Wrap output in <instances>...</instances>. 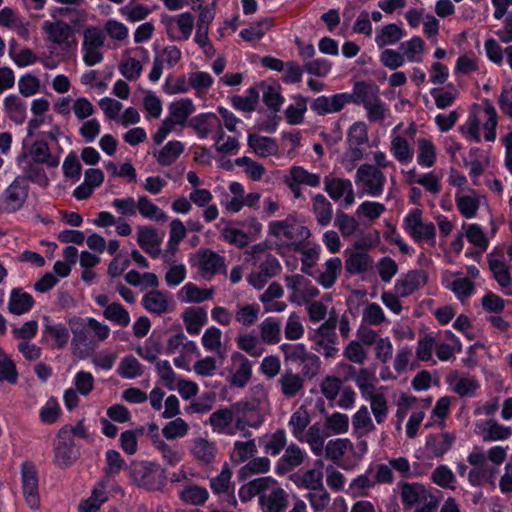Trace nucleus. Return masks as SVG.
<instances>
[{"label": "nucleus", "mask_w": 512, "mask_h": 512, "mask_svg": "<svg viewBox=\"0 0 512 512\" xmlns=\"http://www.w3.org/2000/svg\"><path fill=\"white\" fill-rule=\"evenodd\" d=\"M481 126L484 131V139L492 142L496 138L497 112L490 103L477 112L470 113L467 120L459 127L461 134L468 140L481 141Z\"/></svg>", "instance_id": "f257e3e1"}, {"label": "nucleus", "mask_w": 512, "mask_h": 512, "mask_svg": "<svg viewBox=\"0 0 512 512\" xmlns=\"http://www.w3.org/2000/svg\"><path fill=\"white\" fill-rule=\"evenodd\" d=\"M400 497L405 511L408 512H435L438 507V499L431 487L422 483H402Z\"/></svg>", "instance_id": "f03ea898"}, {"label": "nucleus", "mask_w": 512, "mask_h": 512, "mask_svg": "<svg viewBox=\"0 0 512 512\" xmlns=\"http://www.w3.org/2000/svg\"><path fill=\"white\" fill-rule=\"evenodd\" d=\"M195 111L196 106L191 98L183 97L172 101L168 105V115L153 136L154 142L161 144L176 126H188L190 116Z\"/></svg>", "instance_id": "7ed1b4c3"}, {"label": "nucleus", "mask_w": 512, "mask_h": 512, "mask_svg": "<svg viewBox=\"0 0 512 512\" xmlns=\"http://www.w3.org/2000/svg\"><path fill=\"white\" fill-rule=\"evenodd\" d=\"M403 124H397L390 132L389 151L395 161L406 166L413 161L414 147L412 140L416 134V126L411 123L408 128L402 131Z\"/></svg>", "instance_id": "20e7f679"}, {"label": "nucleus", "mask_w": 512, "mask_h": 512, "mask_svg": "<svg viewBox=\"0 0 512 512\" xmlns=\"http://www.w3.org/2000/svg\"><path fill=\"white\" fill-rule=\"evenodd\" d=\"M130 475L135 484L147 490H159L165 485V471L157 463H135L131 466Z\"/></svg>", "instance_id": "39448f33"}, {"label": "nucleus", "mask_w": 512, "mask_h": 512, "mask_svg": "<svg viewBox=\"0 0 512 512\" xmlns=\"http://www.w3.org/2000/svg\"><path fill=\"white\" fill-rule=\"evenodd\" d=\"M42 30L46 41L59 47L61 51L69 52L76 49L74 30L67 22L46 20L42 24Z\"/></svg>", "instance_id": "423d86ee"}, {"label": "nucleus", "mask_w": 512, "mask_h": 512, "mask_svg": "<svg viewBox=\"0 0 512 512\" xmlns=\"http://www.w3.org/2000/svg\"><path fill=\"white\" fill-rule=\"evenodd\" d=\"M105 38L104 32L98 27L88 26L84 29L81 53L86 66H94L103 61Z\"/></svg>", "instance_id": "0eeeda50"}, {"label": "nucleus", "mask_w": 512, "mask_h": 512, "mask_svg": "<svg viewBox=\"0 0 512 512\" xmlns=\"http://www.w3.org/2000/svg\"><path fill=\"white\" fill-rule=\"evenodd\" d=\"M237 407L222 408L213 412L209 417V425L212 431L217 434L228 436L235 435L238 431H243L247 423L237 413Z\"/></svg>", "instance_id": "6e6552de"}, {"label": "nucleus", "mask_w": 512, "mask_h": 512, "mask_svg": "<svg viewBox=\"0 0 512 512\" xmlns=\"http://www.w3.org/2000/svg\"><path fill=\"white\" fill-rule=\"evenodd\" d=\"M283 182L289 188L294 198H303V187L317 188L321 184V176L312 173L303 166L293 165L283 177Z\"/></svg>", "instance_id": "1a4fd4ad"}, {"label": "nucleus", "mask_w": 512, "mask_h": 512, "mask_svg": "<svg viewBox=\"0 0 512 512\" xmlns=\"http://www.w3.org/2000/svg\"><path fill=\"white\" fill-rule=\"evenodd\" d=\"M74 340L83 342L88 336L97 341H105L110 335V328L107 324L99 322L93 317L76 318L70 320Z\"/></svg>", "instance_id": "9d476101"}, {"label": "nucleus", "mask_w": 512, "mask_h": 512, "mask_svg": "<svg viewBox=\"0 0 512 512\" xmlns=\"http://www.w3.org/2000/svg\"><path fill=\"white\" fill-rule=\"evenodd\" d=\"M324 190L332 200L345 208L355 202V191L349 179L327 175L324 178Z\"/></svg>", "instance_id": "9b49d317"}, {"label": "nucleus", "mask_w": 512, "mask_h": 512, "mask_svg": "<svg viewBox=\"0 0 512 512\" xmlns=\"http://www.w3.org/2000/svg\"><path fill=\"white\" fill-rule=\"evenodd\" d=\"M356 182L370 196H379L386 184V177L372 164H362L356 171Z\"/></svg>", "instance_id": "f8f14e48"}, {"label": "nucleus", "mask_w": 512, "mask_h": 512, "mask_svg": "<svg viewBox=\"0 0 512 512\" xmlns=\"http://www.w3.org/2000/svg\"><path fill=\"white\" fill-rule=\"evenodd\" d=\"M228 382L232 387L242 388L247 385L252 376L251 361L240 352H233L227 368Z\"/></svg>", "instance_id": "ddd939ff"}, {"label": "nucleus", "mask_w": 512, "mask_h": 512, "mask_svg": "<svg viewBox=\"0 0 512 512\" xmlns=\"http://www.w3.org/2000/svg\"><path fill=\"white\" fill-rule=\"evenodd\" d=\"M167 36L173 41H186L190 38L194 17L190 12L169 16L164 20Z\"/></svg>", "instance_id": "4468645a"}, {"label": "nucleus", "mask_w": 512, "mask_h": 512, "mask_svg": "<svg viewBox=\"0 0 512 512\" xmlns=\"http://www.w3.org/2000/svg\"><path fill=\"white\" fill-rule=\"evenodd\" d=\"M270 481L259 497V504L267 512H284L287 506V493L275 479L270 477Z\"/></svg>", "instance_id": "2eb2a0df"}, {"label": "nucleus", "mask_w": 512, "mask_h": 512, "mask_svg": "<svg viewBox=\"0 0 512 512\" xmlns=\"http://www.w3.org/2000/svg\"><path fill=\"white\" fill-rule=\"evenodd\" d=\"M77 458L74 450V440L71 432L64 427L58 432L54 445V461L57 466L66 468L71 466Z\"/></svg>", "instance_id": "dca6fc26"}, {"label": "nucleus", "mask_w": 512, "mask_h": 512, "mask_svg": "<svg viewBox=\"0 0 512 512\" xmlns=\"http://www.w3.org/2000/svg\"><path fill=\"white\" fill-rule=\"evenodd\" d=\"M474 433L484 442L504 441L511 437L512 427L495 419H480L474 423Z\"/></svg>", "instance_id": "f3484780"}, {"label": "nucleus", "mask_w": 512, "mask_h": 512, "mask_svg": "<svg viewBox=\"0 0 512 512\" xmlns=\"http://www.w3.org/2000/svg\"><path fill=\"white\" fill-rule=\"evenodd\" d=\"M314 343V349L326 356L334 357L338 352L336 347L335 326L329 322H325L319 326L310 336Z\"/></svg>", "instance_id": "a211bd4d"}, {"label": "nucleus", "mask_w": 512, "mask_h": 512, "mask_svg": "<svg viewBox=\"0 0 512 512\" xmlns=\"http://www.w3.org/2000/svg\"><path fill=\"white\" fill-rule=\"evenodd\" d=\"M287 288L291 291L290 301L301 305L309 299L315 298L319 294L317 287L312 285L311 281L302 275H293L286 279Z\"/></svg>", "instance_id": "6ab92c4d"}, {"label": "nucleus", "mask_w": 512, "mask_h": 512, "mask_svg": "<svg viewBox=\"0 0 512 512\" xmlns=\"http://www.w3.org/2000/svg\"><path fill=\"white\" fill-rule=\"evenodd\" d=\"M22 489L27 505L31 509H37L40 505L38 491V477L33 464L24 463L21 468Z\"/></svg>", "instance_id": "aec40b11"}, {"label": "nucleus", "mask_w": 512, "mask_h": 512, "mask_svg": "<svg viewBox=\"0 0 512 512\" xmlns=\"http://www.w3.org/2000/svg\"><path fill=\"white\" fill-rule=\"evenodd\" d=\"M188 127L199 139H206L211 134L221 131L222 120L213 112L199 113L189 120Z\"/></svg>", "instance_id": "412c9836"}, {"label": "nucleus", "mask_w": 512, "mask_h": 512, "mask_svg": "<svg viewBox=\"0 0 512 512\" xmlns=\"http://www.w3.org/2000/svg\"><path fill=\"white\" fill-rule=\"evenodd\" d=\"M192 263L204 279H211L224 266L223 258L210 250L198 251L193 256Z\"/></svg>", "instance_id": "4be33fe9"}, {"label": "nucleus", "mask_w": 512, "mask_h": 512, "mask_svg": "<svg viewBox=\"0 0 512 512\" xmlns=\"http://www.w3.org/2000/svg\"><path fill=\"white\" fill-rule=\"evenodd\" d=\"M42 336L45 340L51 342L53 347L61 348L65 346L69 339V329L65 324L53 320L50 316L42 318Z\"/></svg>", "instance_id": "5701e85b"}, {"label": "nucleus", "mask_w": 512, "mask_h": 512, "mask_svg": "<svg viewBox=\"0 0 512 512\" xmlns=\"http://www.w3.org/2000/svg\"><path fill=\"white\" fill-rule=\"evenodd\" d=\"M347 104L349 97L347 92L337 93L331 96H319L311 103V110L317 115H326L340 112Z\"/></svg>", "instance_id": "b1692460"}, {"label": "nucleus", "mask_w": 512, "mask_h": 512, "mask_svg": "<svg viewBox=\"0 0 512 512\" xmlns=\"http://www.w3.org/2000/svg\"><path fill=\"white\" fill-rule=\"evenodd\" d=\"M26 197V186L19 180H14L0 198V209L5 212H14L22 207Z\"/></svg>", "instance_id": "393cba45"}, {"label": "nucleus", "mask_w": 512, "mask_h": 512, "mask_svg": "<svg viewBox=\"0 0 512 512\" xmlns=\"http://www.w3.org/2000/svg\"><path fill=\"white\" fill-rule=\"evenodd\" d=\"M189 452L198 461L209 464L218 454V447L214 441L204 437H196L189 442Z\"/></svg>", "instance_id": "a878e982"}, {"label": "nucleus", "mask_w": 512, "mask_h": 512, "mask_svg": "<svg viewBox=\"0 0 512 512\" xmlns=\"http://www.w3.org/2000/svg\"><path fill=\"white\" fill-rule=\"evenodd\" d=\"M316 467L306 470L305 472H298L291 476L294 484L301 489L311 490L318 489L323 485V463L317 461Z\"/></svg>", "instance_id": "bb28decb"}, {"label": "nucleus", "mask_w": 512, "mask_h": 512, "mask_svg": "<svg viewBox=\"0 0 512 512\" xmlns=\"http://www.w3.org/2000/svg\"><path fill=\"white\" fill-rule=\"evenodd\" d=\"M281 351L284 354L285 361L292 363H310L315 369L320 359L315 354L309 353L306 346L302 343H284L280 346Z\"/></svg>", "instance_id": "cd10ccee"}, {"label": "nucleus", "mask_w": 512, "mask_h": 512, "mask_svg": "<svg viewBox=\"0 0 512 512\" xmlns=\"http://www.w3.org/2000/svg\"><path fill=\"white\" fill-rule=\"evenodd\" d=\"M349 104L361 105L364 108L380 97L379 87L364 81L356 82L352 92L348 93Z\"/></svg>", "instance_id": "c85d7f7f"}, {"label": "nucleus", "mask_w": 512, "mask_h": 512, "mask_svg": "<svg viewBox=\"0 0 512 512\" xmlns=\"http://www.w3.org/2000/svg\"><path fill=\"white\" fill-rule=\"evenodd\" d=\"M447 383L452 391L461 397H473L480 388L479 381L473 376H465L453 372L447 377Z\"/></svg>", "instance_id": "c756f323"}, {"label": "nucleus", "mask_w": 512, "mask_h": 512, "mask_svg": "<svg viewBox=\"0 0 512 512\" xmlns=\"http://www.w3.org/2000/svg\"><path fill=\"white\" fill-rule=\"evenodd\" d=\"M426 280V274L424 272L410 271L396 281L394 290L397 296L407 297L423 287Z\"/></svg>", "instance_id": "7c9ffc66"}, {"label": "nucleus", "mask_w": 512, "mask_h": 512, "mask_svg": "<svg viewBox=\"0 0 512 512\" xmlns=\"http://www.w3.org/2000/svg\"><path fill=\"white\" fill-rule=\"evenodd\" d=\"M482 199L483 197L472 189L466 192L456 191L455 193L457 208L466 218H473L476 215Z\"/></svg>", "instance_id": "2f4dec72"}, {"label": "nucleus", "mask_w": 512, "mask_h": 512, "mask_svg": "<svg viewBox=\"0 0 512 512\" xmlns=\"http://www.w3.org/2000/svg\"><path fill=\"white\" fill-rule=\"evenodd\" d=\"M142 304L150 313L161 315L172 310L167 293L153 290L143 296Z\"/></svg>", "instance_id": "473e14b6"}, {"label": "nucleus", "mask_w": 512, "mask_h": 512, "mask_svg": "<svg viewBox=\"0 0 512 512\" xmlns=\"http://www.w3.org/2000/svg\"><path fill=\"white\" fill-rule=\"evenodd\" d=\"M249 147L259 157H269L278 154L279 146L275 139L259 134H250L247 139Z\"/></svg>", "instance_id": "72a5a7b5"}, {"label": "nucleus", "mask_w": 512, "mask_h": 512, "mask_svg": "<svg viewBox=\"0 0 512 512\" xmlns=\"http://www.w3.org/2000/svg\"><path fill=\"white\" fill-rule=\"evenodd\" d=\"M186 331L190 335H198L207 322V311L201 307H188L182 313Z\"/></svg>", "instance_id": "f704fd0d"}, {"label": "nucleus", "mask_w": 512, "mask_h": 512, "mask_svg": "<svg viewBox=\"0 0 512 512\" xmlns=\"http://www.w3.org/2000/svg\"><path fill=\"white\" fill-rule=\"evenodd\" d=\"M214 290L211 288H200L194 283H186L177 293V298L183 303H202L211 299Z\"/></svg>", "instance_id": "c9c22d12"}, {"label": "nucleus", "mask_w": 512, "mask_h": 512, "mask_svg": "<svg viewBox=\"0 0 512 512\" xmlns=\"http://www.w3.org/2000/svg\"><path fill=\"white\" fill-rule=\"evenodd\" d=\"M406 36V32L399 24L391 23L377 29L375 43L379 48L394 45Z\"/></svg>", "instance_id": "e433bc0d"}, {"label": "nucleus", "mask_w": 512, "mask_h": 512, "mask_svg": "<svg viewBox=\"0 0 512 512\" xmlns=\"http://www.w3.org/2000/svg\"><path fill=\"white\" fill-rule=\"evenodd\" d=\"M163 235L158 233L151 226H142L138 235V242L142 249H144L151 256L156 257L160 253V245Z\"/></svg>", "instance_id": "4c0bfd02"}, {"label": "nucleus", "mask_w": 512, "mask_h": 512, "mask_svg": "<svg viewBox=\"0 0 512 512\" xmlns=\"http://www.w3.org/2000/svg\"><path fill=\"white\" fill-rule=\"evenodd\" d=\"M3 105L10 120L18 125L24 123L27 117V104L20 96L8 95L5 97Z\"/></svg>", "instance_id": "58836bf2"}, {"label": "nucleus", "mask_w": 512, "mask_h": 512, "mask_svg": "<svg viewBox=\"0 0 512 512\" xmlns=\"http://www.w3.org/2000/svg\"><path fill=\"white\" fill-rule=\"evenodd\" d=\"M417 156L416 160L419 166L431 168L436 164L437 147L433 141L426 137L417 139Z\"/></svg>", "instance_id": "ea45409f"}, {"label": "nucleus", "mask_w": 512, "mask_h": 512, "mask_svg": "<svg viewBox=\"0 0 512 512\" xmlns=\"http://www.w3.org/2000/svg\"><path fill=\"white\" fill-rule=\"evenodd\" d=\"M330 436L325 428L318 423L313 424L304 433V439L301 442H306L312 453L316 456H320L324 450V443L326 437Z\"/></svg>", "instance_id": "a19ab883"}, {"label": "nucleus", "mask_w": 512, "mask_h": 512, "mask_svg": "<svg viewBox=\"0 0 512 512\" xmlns=\"http://www.w3.org/2000/svg\"><path fill=\"white\" fill-rule=\"evenodd\" d=\"M454 441V435L448 432L430 435L426 439V450L432 456L439 457L448 452Z\"/></svg>", "instance_id": "79ce46f5"}, {"label": "nucleus", "mask_w": 512, "mask_h": 512, "mask_svg": "<svg viewBox=\"0 0 512 512\" xmlns=\"http://www.w3.org/2000/svg\"><path fill=\"white\" fill-rule=\"evenodd\" d=\"M33 305L34 299L31 294L17 288L11 291L8 308L12 314H25L32 309Z\"/></svg>", "instance_id": "37998d69"}, {"label": "nucleus", "mask_w": 512, "mask_h": 512, "mask_svg": "<svg viewBox=\"0 0 512 512\" xmlns=\"http://www.w3.org/2000/svg\"><path fill=\"white\" fill-rule=\"evenodd\" d=\"M446 286L449 288L456 297L464 301L466 298L472 295L474 291V284L472 280L461 274L451 275L446 278Z\"/></svg>", "instance_id": "c03bdc74"}, {"label": "nucleus", "mask_w": 512, "mask_h": 512, "mask_svg": "<svg viewBox=\"0 0 512 512\" xmlns=\"http://www.w3.org/2000/svg\"><path fill=\"white\" fill-rule=\"evenodd\" d=\"M400 49L405 62L421 63L425 51V42L420 36H413L411 39L402 42Z\"/></svg>", "instance_id": "a18cd8bd"}, {"label": "nucleus", "mask_w": 512, "mask_h": 512, "mask_svg": "<svg viewBox=\"0 0 512 512\" xmlns=\"http://www.w3.org/2000/svg\"><path fill=\"white\" fill-rule=\"evenodd\" d=\"M286 433L283 429H279L274 433H269L259 439V445L266 454L276 456L280 454L286 445Z\"/></svg>", "instance_id": "49530a36"}, {"label": "nucleus", "mask_w": 512, "mask_h": 512, "mask_svg": "<svg viewBox=\"0 0 512 512\" xmlns=\"http://www.w3.org/2000/svg\"><path fill=\"white\" fill-rule=\"evenodd\" d=\"M278 385L281 393L285 397L291 398L296 396L303 389L304 379L297 373L287 371L278 379Z\"/></svg>", "instance_id": "de8ad7c7"}, {"label": "nucleus", "mask_w": 512, "mask_h": 512, "mask_svg": "<svg viewBox=\"0 0 512 512\" xmlns=\"http://www.w3.org/2000/svg\"><path fill=\"white\" fill-rule=\"evenodd\" d=\"M307 111V98L302 95L293 96V102L284 111L285 119L290 125L303 123Z\"/></svg>", "instance_id": "09e8293b"}, {"label": "nucleus", "mask_w": 512, "mask_h": 512, "mask_svg": "<svg viewBox=\"0 0 512 512\" xmlns=\"http://www.w3.org/2000/svg\"><path fill=\"white\" fill-rule=\"evenodd\" d=\"M180 349H182V352L187 354L195 356L200 355V351L196 343L194 341L187 340L186 336L182 332L172 335L167 340L166 353L173 354Z\"/></svg>", "instance_id": "8fccbe9b"}, {"label": "nucleus", "mask_w": 512, "mask_h": 512, "mask_svg": "<svg viewBox=\"0 0 512 512\" xmlns=\"http://www.w3.org/2000/svg\"><path fill=\"white\" fill-rule=\"evenodd\" d=\"M274 25L272 18L267 17L258 22L253 23L248 28L240 31V36L247 42H256L263 38L267 31Z\"/></svg>", "instance_id": "3c124183"}, {"label": "nucleus", "mask_w": 512, "mask_h": 512, "mask_svg": "<svg viewBox=\"0 0 512 512\" xmlns=\"http://www.w3.org/2000/svg\"><path fill=\"white\" fill-rule=\"evenodd\" d=\"M179 496L186 504L200 506L207 501L209 493L205 487L191 484L183 487Z\"/></svg>", "instance_id": "603ef678"}, {"label": "nucleus", "mask_w": 512, "mask_h": 512, "mask_svg": "<svg viewBox=\"0 0 512 512\" xmlns=\"http://www.w3.org/2000/svg\"><path fill=\"white\" fill-rule=\"evenodd\" d=\"M312 210L319 224H328L332 220V204L324 195L316 194L313 196Z\"/></svg>", "instance_id": "864d4df0"}, {"label": "nucleus", "mask_w": 512, "mask_h": 512, "mask_svg": "<svg viewBox=\"0 0 512 512\" xmlns=\"http://www.w3.org/2000/svg\"><path fill=\"white\" fill-rule=\"evenodd\" d=\"M137 211L146 219L154 222H166L168 217L166 213L155 205L146 196L138 198V209Z\"/></svg>", "instance_id": "5fc2aeb1"}, {"label": "nucleus", "mask_w": 512, "mask_h": 512, "mask_svg": "<svg viewBox=\"0 0 512 512\" xmlns=\"http://www.w3.org/2000/svg\"><path fill=\"white\" fill-rule=\"evenodd\" d=\"M310 423V415L303 407L298 408L290 417L289 428L297 440L304 439V433Z\"/></svg>", "instance_id": "6e6d98bb"}, {"label": "nucleus", "mask_w": 512, "mask_h": 512, "mask_svg": "<svg viewBox=\"0 0 512 512\" xmlns=\"http://www.w3.org/2000/svg\"><path fill=\"white\" fill-rule=\"evenodd\" d=\"M184 144L178 140L167 142L159 151L157 161L161 166H170L184 151Z\"/></svg>", "instance_id": "4d7b16f0"}, {"label": "nucleus", "mask_w": 512, "mask_h": 512, "mask_svg": "<svg viewBox=\"0 0 512 512\" xmlns=\"http://www.w3.org/2000/svg\"><path fill=\"white\" fill-rule=\"evenodd\" d=\"M353 380L361 392L362 397L370 396L376 392V376L374 372L369 371L366 368H361L353 376Z\"/></svg>", "instance_id": "13d9d810"}, {"label": "nucleus", "mask_w": 512, "mask_h": 512, "mask_svg": "<svg viewBox=\"0 0 512 512\" xmlns=\"http://www.w3.org/2000/svg\"><path fill=\"white\" fill-rule=\"evenodd\" d=\"M342 268V261L339 257H332L325 263L324 271L320 273L318 282L324 288H330L336 282Z\"/></svg>", "instance_id": "bf43d9fd"}, {"label": "nucleus", "mask_w": 512, "mask_h": 512, "mask_svg": "<svg viewBox=\"0 0 512 512\" xmlns=\"http://www.w3.org/2000/svg\"><path fill=\"white\" fill-rule=\"evenodd\" d=\"M203 348L208 352H214L218 355H222V331L216 326L208 327L201 338Z\"/></svg>", "instance_id": "052dcab7"}, {"label": "nucleus", "mask_w": 512, "mask_h": 512, "mask_svg": "<svg viewBox=\"0 0 512 512\" xmlns=\"http://www.w3.org/2000/svg\"><path fill=\"white\" fill-rule=\"evenodd\" d=\"M106 500L107 493L105 485L103 483H99L92 490L91 496L80 503L78 512H97Z\"/></svg>", "instance_id": "680f3d73"}, {"label": "nucleus", "mask_w": 512, "mask_h": 512, "mask_svg": "<svg viewBox=\"0 0 512 512\" xmlns=\"http://www.w3.org/2000/svg\"><path fill=\"white\" fill-rule=\"evenodd\" d=\"M156 373L161 383L170 391L176 390L180 376H178L168 360H159L155 365Z\"/></svg>", "instance_id": "e2e57ef3"}, {"label": "nucleus", "mask_w": 512, "mask_h": 512, "mask_svg": "<svg viewBox=\"0 0 512 512\" xmlns=\"http://www.w3.org/2000/svg\"><path fill=\"white\" fill-rule=\"evenodd\" d=\"M236 343L240 350L246 352L251 357L258 358L265 351L258 337L250 333L239 335L236 339Z\"/></svg>", "instance_id": "0e129e2a"}, {"label": "nucleus", "mask_w": 512, "mask_h": 512, "mask_svg": "<svg viewBox=\"0 0 512 512\" xmlns=\"http://www.w3.org/2000/svg\"><path fill=\"white\" fill-rule=\"evenodd\" d=\"M103 316L106 320L121 327H127L131 322L128 310L118 302H111V305L104 309Z\"/></svg>", "instance_id": "69168bd1"}, {"label": "nucleus", "mask_w": 512, "mask_h": 512, "mask_svg": "<svg viewBox=\"0 0 512 512\" xmlns=\"http://www.w3.org/2000/svg\"><path fill=\"white\" fill-rule=\"evenodd\" d=\"M375 485V480L367 469L365 473L353 479L349 485L348 492L352 497H364L368 495L369 490Z\"/></svg>", "instance_id": "338daca9"}, {"label": "nucleus", "mask_w": 512, "mask_h": 512, "mask_svg": "<svg viewBox=\"0 0 512 512\" xmlns=\"http://www.w3.org/2000/svg\"><path fill=\"white\" fill-rule=\"evenodd\" d=\"M117 373L124 379H135L143 374V366L134 356H125L119 363Z\"/></svg>", "instance_id": "774afa93"}]
</instances>
